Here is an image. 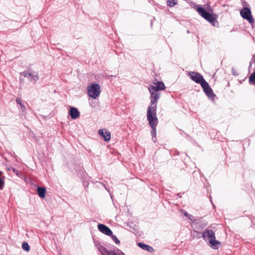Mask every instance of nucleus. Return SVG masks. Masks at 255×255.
<instances>
[{
    "label": "nucleus",
    "mask_w": 255,
    "mask_h": 255,
    "mask_svg": "<svg viewBox=\"0 0 255 255\" xmlns=\"http://www.w3.org/2000/svg\"><path fill=\"white\" fill-rule=\"evenodd\" d=\"M184 215L185 216V217H188L189 216V214L187 212H184V213H183Z\"/></svg>",
    "instance_id": "27"
},
{
    "label": "nucleus",
    "mask_w": 255,
    "mask_h": 255,
    "mask_svg": "<svg viewBox=\"0 0 255 255\" xmlns=\"http://www.w3.org/2000/svg\"><path fill=\"white\" fill-rule=\"evenodd\" d=\"M200 224H201V222H200V223H196V225H197V226H200L199 225H200Z\"/></svg>",
    "instance_id": "29"
},
{
    "label": "nucleus",
    "mask_w": 255,
    "mask_h": 255,
    "mask_svg": "<svg viewBox=\"0 0 255 255\" xmlns=\"http://www.w3.org/2000/svg\"><path fill=\"white\" fill-rule=\"evenodd\" d=\"M103 186L105 188V189L109 192V190L108 189V188L106 187V185L105 184H103Z\"/></svg>",
    "instance_id": "28"
},
{
    "label": "nucleus",
    "mask_w": 255,
    "mask_h": 255,
    "mask_svg": "<svg viewBox=\"0 0 255 255\" xmlns=\"http://www.w3.org/2000/svg\"><path fill=\"white\" fill-rule=\"evenodd\" d=\"M250 84L255 85V71L249 77Z\"/></svg>",
    "instance_id": "18"
},
{
    "label": "nucleus",
    "mask_w": 255,
    "mask_h": 255,
    "mask_svg": "<svg viewBox=\"0 0 255 255\" xmlns=\"http://www.w3.org/2000/svg\"><path fill=\"white\" fill-rule=\"evenodd\" d=\"M197 238H200V236L199 235H197Z\"/></svg>",
    "instance_id": "32"
},
{
    "label": "nucleus",
    "mask_w": 255,
    "mask_h": 255,
    "mask_svg": "<svg viewBox=\"0 0 255 255\" xmlns=\"http://www.w3.org/2000/svg\"><path fill=\"white\" fill-rule=\"evenodd\" d=\"M202 237L204 240H208L209 241L212 239L215 238V235L212 230L206 229L202 233Z\"/></svg>",
    "instance_id": "10"
},
{
    "label": "nucleus",
    "mask_w": 255,
    "mask_h": 255,
    "mask_svg": "<svg viewBox=\"0 0 255 255\" xmlns=\"http://www.w3.org/2000/svg\"><path fill=\"white\" fill-rule=\"evenodd\" d=\"M150 94V106L147 109V119L151 128H155L157 124L156 111L157 109L156 102L160 98L158 92H149Z\"/></svg>",
    "instance_id": "1"
},
{
    "label": "nucleus",
    "mask_w": 255,
    "mask_h": 255,
    "mask_svg": "<svg viewBox=\"0 0 255 255\" xmlns=\"http://www.w3.org/2000/svg\"><path fill=\"white\" fill-rule=\"evenodd\" d=\"M180 134H182V131L181 130Z\"/></svg>",
    "instance_id": "34"
},
{
    "label": "nucleus",
    "mask_w": 255,
    "mask_h": 255,
    "mask_svg": "<svg viewBox=\"0 0 255 255\" xmlns=\"http://www.w3.org/2000/svg\"><path fill=\"white\" fill-rule=\"evenodd\" d=\"M155 85H150L148 87L149 92L153 91L158 92L160 90H164L165 89V86L163 82L161 81H158L157 83H154Z\"/></svg>",
    "instance_id": "8"
},
{
    "label": "nucleus",
    "mask_w": 255,
    "mask_h": 255,
    "mask_svg": "<svg viewBox=\"0 0 255 255\" xmlns=\"http://www.w3.org/2000/svg\"><path fill=\"white\" fill-rule=\"evenodd\" d=\"M98 133L105 141H108L111 139V132L107 128H100L98 130Z\"/></svg>",
    "instance_id": "9"
},
{
    "label": "nucleus",
    "mask_w": 255,
    "mask_h": 255,
    "mask_svg": "<svg viewBox=\"0 0 255 255\" xmlns=\"http://www.w3.org/2000/svg\"><path fill=\"white\" fill-rule=\"evenodd\" d=\"M209 242L210 244L211 248L215 250H218L219 248V246L221 245V243L216 240V238L209 241Z\"/></svg>",
    "instance_id": "15"
},
{
    "label": "nucleus",
    "mask_w": 255,
    "mask_h": 255,
    "mask_svg": "<svg viewBox=\"0 0 255 255\" xmlns=\"http://www.w3.org/2000/svg\"><path fill=\"white\" fill-rule=\"evenodd\" d=\"M196 9L202 17L210 22L213 26L217 27L219 26V22L217 20L218 16L213 13V9L212 8L210 7L207 10L201 5H197Z\"/></svg>",
    "instance_id": "2"
},
{
    "label": "nucleus",
    "mask_w": 255,
    "mask_h": 255,
    "mask_svg": "<svg viewBox=\"0 0 255 255\" xmlns=\"http://www.w3.org/2000/svg\"><path fill=\"white\" fill-rule=\"evenodd\" d=\"M195 228L196 229H198V230L200 229V228H198V227H195ZM201 229H202V228H201Z\"/></svg>",
    "instance_id": "31"
},
{
    "label": "nucleus",
    "mask_w": 255,
    "mask_h": 255,
    "mask_svg": "<svg viewBox=\"0 0 255 255\" xmlns=\"http://www.w3.org/2000/svg\"><path fill=\"white\" fill-rule=\"evenodd\" d=\"M252 63H255V55L253 56L251 61L250 62V65H251Z\"/></svg>",
    "instance_id": "26"
},
{
    "label": "nucleus",
    "mask_w": 255,
    "mask_h": 255,
    "mask_svg": "<svg viewBox=\"0 0 255 255\" xmlns=\"http://www.w3.org/2000/svg\"><path fill=\"white\" fill-rule=\"evenodd\" d=\"M37 192L38 196L41 198H44L46 193V189L45 187H37Z\"/></svg>",
    "instance_id": "16"
},
{
    "label": "nucleus",
    "mask_w": 255,
    "mask_h": 255,
    "mask_svg": "<svg viewBox=\"0 0 255 255\" xmlns=\"http://www.w3.org/2000/svg\"><path fill=\"white\" fill-rule=\"evenodd\" d=\"M244 7L240 11V14L241 16L246 20H247L250 23L254 22V19L252 15L251 8L248 6L249 4L245 1L243 2Z\"/></svg>",
    "instance_id": "3"
},
{
    "label": "nucleus",
    "mask_w": 255,
    "mask_h": 255,
    "mask_svg": "<svg viewBox=\"0 0 255 255\" xmlns=\"http://www.w3.org/2000/svg\"><path fill=\"white\" fill-rule=\"evenodd\" d=\"M96 246L97 247L99 252L102 255H125L124 253L117 248L116 249L117 252H116L115 250H108L105 247L101 245L100 244H99L98 245L96 244Z\"/></svg>",
    "instance_id": "5"
},
{
    "label": "nucleus",
    "mask_w": 255,
    "mask_h": 255,
    "mask_svg": "<svg viewBox=\"0 0 255 255\" xmlns=\"http://www.w3.org/2000/svg\"><path fill=\"white\" fill-rule=\"evenodd\" d=\"M194 231L195 232H197V234H199V235H200L201 233L200 232H198L197 231H195V230H194Z\"/></svg>",
    "instance_id": "30"
},
{
    "label": "nucleus",
    "mask_w": 255,
    "mask_h": 255,
    "mask_svg": "<svg viewBox=\"0 0 255 255\" xmlns=\"http://www.w3.org/2000/svg\"><path fill=\"white\" fill-rule=\"evenodd\" d=\"M24 77L28 78L30 81L36 82L38 80L39 76L37 74L34 75L31 72H29L27 71H23L21 73Z\"/></svg>",
    "instance_id": "12"
},
{
    "label": "nucleus",
    "mask_w": 255,
    "mask_h": 255,
    "mask_svg": "<svg viewBox=\"0 0 255 255\" xmlns=\"http://www.w3.org/2000/svg\"><path fill=\"white\" fill-rule=\"evenodd\" d=\"M68 114L71 118L73 120L77 119L80 117V112L78 109L74 107H70Z\"/></svg>",
    "instance_id": "13"
},
{
    "label": "nucleus",
    "mask_w": 255,
    "mask_h": 255,
    "mask_svg": "<svg viewBox=\"0 0 255 255\" xmlns=\"http://www.w3.org/2000/svg\"><path fill=\"white\" fill-rule=\"evenodd\" d=\"M110 237H111L112 239L115 242V243L117 245H120V241L117 238V237L115 236V235H113L112 234V236H109Z\"/></svg>",
    "instance_id": "22"
},
{
    "label": "nucleus",
    "mask_w": 255,
    "mask_h": 255,
    "mask_svg": "<svg viewBox=\"0 0 255 255\" xmlns=\"http://www.w3.org/2000/svg\"><path fill=\"white\" fill-rule=\"evenodd\" d=\"M188 76L190 78L196 82L200 84L201 85L206 81L203 76L199 73L194 71H191L188 73Z\"/></svg>",
    "instance_id": "7"
},
{
    "label": "nucleus",
    "mask_w": 255,
    "mask_h": 255,
    "mask_svg": "<svg viewBox=\"0 0 255 255\" xmlns=\"http://www.w3.org/2000/svg\"><path fill=\"white\" fill-rule=\"evenodd\" d=\"M187 218L191 221L193 222L194 217L191 214H189Z\"/></svg>",
    "instance_id": "25"
},
{
    "label": "nucleus",
    "mask_w": 255,
    "mask_h": 255,
    "mask_svg": "<svg viewBox=\"0 0 255 255\" xmlns=\"http://www.w3.org/2000/svg\"><path fill=\"white\" fill-rule=\"evenodd\" d=\"M15 101H16V103H17V104H18V105H20V107H21V109L22 111V112L25 111L26 108H25V106L24 105V104H22V103H21V99H19V98H17V99H16Z\"/></svg>",
    "instance_id": "19"
},
{
    "label": "nucleus",
    "mask_w": 255,
    "mask_h": 255,
    "mask_svg": "<svg viewBox=\"0 0 255 255\" xmlns=\"http://www.w3.org/2000/svg\"><path fill=\"white\" fill-rule=\"evenodd\" d=\"M22 248L24 251L26 252H29L30 251V247L27 242H23L22 243Z\"/></svg>",
    "instance_id": "20"
},
{
    "label": "nucleus",
    "mask_w": 255,
    "mask_h": 255,
    "mask_svg": "<svg viewBox=\"0 0 255 255\" xmlns=\"http://www.w3.org/2000/svg\"><path fill=\"white\" fill-rule=\"evenodd\" d=\"M98 229L100 232L107 236H112V231L108 226L104 224H99Z\"/></svg>",
    "instance_id": "11"
},
{
    "label": "nucleus",
    "mask_w": 255,
    "mask_h": 255,
    "mask_svg": "<svg viewBox=\"0 0 255 255\" xmlns=\"http://www.w3.org/2000/svg\"><path fill=\"white\" fill-rule=\"evenodd\" d=\"M232 73L234 76H238L239 75V73L235 70L234 68L232 69Z\"/></svg>",
    "instance_id": "24"
},
{
    "label": "nucleus",
    "mask_w": 255,
    "mask_h": 255,
    "mask_svg": "<svg viewBox=\"0 0 255 255\" xmlns=\"http://www.w3.org/2000/svg\"><path fill=\"white\" fill-rule=\"evenodd\" d=\"M177 3V0H167V5L169 7H173Z\"/></svg>",
    "instance_id": "21"
},
{
    "label": "nucleus",
    "mask_w": 255,
    "mask_h": 255,
    "mask_svg": "<svg viewBox=\"0 0 255 255\" xmlns=\"http://www.w3.org/2000/svg\"><path fill=\"white\" fill-rule=\"evenodd\" d=\"M138 246L142 249V250L147 251L149 253H152L154 252V249L152 247L145 244L143 243L139 242L137 244Z\"/></svg>",
    "instance_id": "14"
},
{
    "label": "nucleus",
    "mask_w": 255,
    "mask_h": 255,
    "mask_svg": "<svg viewBox=\"0 0 255 255\" xmlns=\"http://www.w3.org/2000/svg\"><path fill=\"white\" fill-rule=\"evenodd\" d=\"M76 167L77 168V169H76V170L77 171H78V170H79V171L83 170V166L81 165L80 164H78V165H76Z\"/></svg>",
    "instance_id": "23"
},
{
    "label": "nucleus",
    "mask_w": 255,
    "mask_h": 255,
    "mask_svg": "<svg viewBox=\"0 0 255 255\" xmlns=\"http://www.w3.org/2000/svg\"><path fill=\"white\" fill-rule=\"evenodd\" d=\"M151 134L152 136V140L154 142L156 141V128H151Z\"/></svg>",
    "instance_id": "17"
},
{
    "label": "nucleus",
    "mask_w": 255,
    "mask_h": 255,
    "mask_svg": "<svg viewBox=\"0 0 255 255\" xmlns=\"http://www.w3.org/2000/svg\"><path fill=\"white\" fill-rule=\"evenodd\" d=\"M201 86L208 98L213 101L215 100L216 94L213 92L208 83L206 81Z\"/></svg>",
    "instance_id": "6"
},
{
    "label": "nucleus",
    "mask_w": 255,
    "mask_h": 255,
    "mask_svg": "<svg viewBox=\"0 0 255 255\" xmlns=\"http://www.w3.org/2000/svg\"><path fill=\"white\" fill-rule=\"evenodd\" d=\"M101 87L99 84L93 83L87 87L88 95L93 99H96L100 94Z\"/></svg>",
    "instance_id": "4"
},
{
    "label": "nucleus",
    "mask_w": 255,
    "mask_h": 255,
    "mask_svg": "<svg viewBox=\"0 0 255 255\" xmlns=\"http://www.w3.org/2000/svg\"><path fill=\"white\" fill-rule=\"evenodd\" d=\"M197 238H200V236L199 235H197Z\"/></svg>",
    "instance_id": "33"
}]
</instances>
